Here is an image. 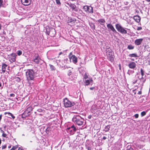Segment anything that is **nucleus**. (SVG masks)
I'll use <instances>...</instances> for the list:
<instances>
[{
	"label": "nucleus",
	"mask_w": 150,
	"mask_h": 150,
	"mask_svg": "<svg viewBox=\"0 0 150 150\" xmlns=\"http://www.w3.org/2000/svg\"><path fill=\"white\" fill-rule=\"evenodd\" d=\"M72 74V71L70 70H69L68 72V75L69 76H70Z\"/></svg>",
	"instance_id": "39"
},
{
	"label": "nucleus",
	"mask_w": 150,
	"mask_h": 150,
	"mask_svg": "<svg viewBox=\"0 0 150 150\" xmlns=\"http://www.w3.org/2000/svg\"><path fill=\"white\" fill-rule=\"evenodd\" d=\"M138 94H139V95L141 94H142V91H139L138 93Z\"/></svg>",
	"instance_id": "52"
},
{
	"label": "nucleus",
	"mask_w": 150,
	"mask_h": 150,
	"mask_svg": "<svg viewBox=\"0 0 150 150\" xmlns=\"http://www.w3.org/2000/svg\"><path fill=\"white\" fill-rule=\"evenodd\" d=\"M11 147V146H8V148H10Z\"/></svg>",
	"instance_id": "64"
},
{
	"label": "nucleus",
	"mask_w": 150,
	"mask_h": 150,
	"mask_svg": "<svg viewBox=\"0 0 150 150\" xmlns=\"http://www.w3.org/2000/svg\"><path fill=\"white\" fill-rule=\"evenodd\" d=\"M142 29V28L141 27H138L137 28V30H139Z\"/></svg>",
	"instance_id": "44"
},
{
	"label": "nucleus",
	"mask_w": 150,
	"mask_h": 150,
	"mask_svg": "<svg viewBox=\"0 0 150 150\" xmlns=\"http://www.w3.org/2000/svg\"><path fill=\"white\" fill-rule=\"evenodd\" d=\"M85 146L87 150H93L94 148L93 144L91 142H86Z\"/></svg>",
	"instance_id": "8"
},
{
	"label": "nucleus",
	"mask_w": 150,
	"mask_h": 150,
	"mask_svg": "<svg viewBox=\"0 0 150 150\" xmlns=\"http://www.w3.org/2000/svg\"><path fill=\"white\" fill-rule=\"evenodd\" d=\"M93 81L92 78H90L89 80H85L84 82V85L85 86H88L90 84V83H93Z\"/></svg>",
	"instance_id": "16"
},
{
	"label": "nucleus",
	"mask_w": 150,
	"mask_h": 150,
	"mask_svg": "<svg viewBox=\"0 0 150 150\" xmlns=\"http://www.w3.org/2000/svg\"><path fill=\"white\" fill-rule=\"evenodd\" d=\"M18 147V146H13L12 148H13V149L15 150Z\"/></svg>",
	"instance_id": "49"
},
{
	"label": "nucleus",
	"mask_w": 150,
	"mask_h": 150,
	"mask_svg": "<svg viewBox=\"0 0 150 150\" xmlns=\"http://www.w3.org/2000/svg\"><path fill=\"white\" fill-rule=\"evenodd\" d=\"M136 63L133 62H130L128 65V66L130 68L133 69L136 68Z\"/></svg>",
	"instance_id": "13"
},
{
	"label": "nucleus",
	"mask_w": 150,
	"mask_h": 150,
	"mask_svg": "<svg viewBox=\"0 0 150 150\" xmlns=\"http://www.w3.org/2000/svg\"><path fill=\"white\" fill-rule=\"evenodd\" d=\"M67 129L69 130L71 129V130L70 131H72L73 130V132H75L76 130V127L74 125L71 126V127L68 128Z\"/></svg>",
	"instance_id": "22"
},
{
	"label": "nucleus",
	"mask_w": 150,
	"mask_h": 150,
	"mask_svg": "<svg viewBox=\"0 0 150 150\" xmlns=\"http://www.w3.org/2000/svg\"><path fill=\"white\" fill-rule=\"evenodd\" d=\"M2 86L1 83H0V87H1Z\"/></svg>",
	"instance_id": "59"
},
{
	"label": "nucleus",
	"mask_w": 150,
	"mask_h": 150,
	"mask_svg": "<svg viewBox=\"0 0 150 150\" xmlns=\"http://www.w3.org/2000/svg\"><path fill=\"white\" fill-rule=\"evenodd\" d=\"M140 81L142 83V84H143V83H144L146 81V79H142V80L140 79Z\"/></svg>",
	"instance_id": "38"
},
{
	"label": "nucleus",
	"mask_w": 150,
	"mask_h": 150,
	"mask_svg": "<svg viewBox=\"0 0 150 150\" xmlns=\"http://www.w3.org/2000/svg\"><path fill=\"white\" fill-rule=\"evenodd\" d=\"M134 72V70H129L128 71L127 74H128L130 75L131 74H132Z\"/></svg>",
	"instance_id": "26"
},
{
	"label": "nucleus",
	"mask_w": 150,
	"mask_h": 150,
	"mask_svg": "<svg viewBox=\"0 0 150 150\" xmlns=\"http://www.w3.org/2000/svg\"><path fill=\"white\" fill-rule=\"evenodd\" d=\"M72 55H73L72 52H70L69 53V58L70 57H71Z\"/></svg>",
	"instance_id": "47"
},
{
	"label": "nucleus",
	"mask_w": 150,
	"mask_h": 150,
	"mask_svg": "<svg viewBox=\"0 0 150 150\" xmlns=\"http://www.w3.org/2000/svg\"><path fill=\"white\" fill-rule=\"evenodd\" d=\"M46 33L47 34L51 37H54L56 34V31L55 29L53 28H46Z\"/></svg>",
	"instance_id": "4"
},
{
	"label": "nucleus",
	"mask_w": 150,
	"mask_h": 150,
	"mask_svg": "<svg viewBox=\"0 0 150 150\" xmlns=\"http://www.w3.org/2000/svg\"><path fill=\"white\" fill-rule=\"evenodd\" d=\"M131 60L134 61V59H131Z\"/></svg>",
	"instance_id": "61"
},
{
	"label": "nucleus",
	"mask_w": 150,
	"mask_h": 150,
	"mask_svg": "<svg viewBox=\"0 0 150 150\" xmlns=\"http://www.w3.org/2000/svg\"><path fill=\"white\" fill-rule=\"evenodd\" d=\"M1 132L3 133H3H4V131L3 130H1Z\"/></svg>",
	"instance_id": "56"
},
{
	"label": "nucleus",
	"mask_w": 150,
	"mask_h": 150,
	"mask_svg": "<svg viewBox=\"0 0 150 150\" xmlns=\"http://www.w3.org/2000/svg\"><path fill=\"white\" fill-rule=\"evenodd\" d=\"M10 96L11 97H14L15 96V95L13 93H11V94H10Z\"/></svg>",
	"instance_id": "45"
},
{
	"label": "nucleus",
	"mask_w": 150,
	"mask_h": 150,
	"mask_svg": "<svg viewBox=\"0 0 150 150\" xmlns=\"http://www.w3.org/2000/svg\"><path fill=\"white\" fill-rule=\"evenodd\" d=\"M134 48V47L132 45H128L127 46V48L129 50H132Z\"/></svg>",
	"instance_id": "25"
},
{
	"label": "nucleus",
	"mask_w": 150,
	"mask_h": 150,
	"mask_svg": "<svg viewBox=\"0 0 150 150\" xmlns=\"http://www.w3.org/2000/svg\"><path fill=\"white\" fill-rule=\"evenodd\" d=\"M33 59L34 62L37 64H39L40 61L41 60V58L38 54L36 55L33 57Z\"/></svg>",
	"instance_id": "10"
},
{
	"label": "nucleus",
	"mask_w": 150,
	"mask_h": 150,
	"mask_svg": "<svg viewBox=\"0 0 150 150\" xmlns=\"http://www.w3.org/2000/svg\"><path fill=\"white\" fill-rule=\"evenodd\" d=\"M108 52H109L108 55L109 56H110L111 55H112V52L111 50H108L107 51Z\"/></svg>",
	"instance_id": "37"
},
{
	"label": "nucleus",
	"mask_w": 150,
	"mask_h": 150,
	"mask_svg": "<svg viewBox=\"0 0 150 150\" xmlns=\"http://www.w3.org/2000/svg\"><path fill=\"white\" fill-rule=\"evenodd\" d=\"M50 69H51V70H54L55 69L54 67L51 64H50Z\"/></svg>",
	"instance_id": "33"
},
{
	"label": "nucleus",
	"mask_w": 150,
	"mask_h": 150,
	"mask_svg": "<svg viewBox=\"0 0 150 150\" xmlns=\"http://www.w3.org/2000/svg\"><path fill=\"white\" fill-rule=\"evenodd\" d=\"M27 80L30 82V80H34L36 76V74L32 69H28L25 72Z\"/></svg>",
	"instance_id": "1"
},
{
	"label": "nucleus",
	"mask_w": 150,
	"mask_h": 150,
	"mask_svg": "<svg viewBox=\"0 0 150 150\" xmlns=\"http://www.w3.org/2000/svg\"><path fill=\"white\" fill-rule=\"evenodd\" d=\"M108 58L109 59L110 61L111 62H112L114 61V59L112 55L108 56Z\"/></svg>",
	"instance_id": "27"
},
{
	"label": "nucleus",
	"mask_w": 150,
	"mask_h": 150,
	"mask_svg": "<svg viewBox=\"0 0 150 150\" xmlns=\"http://www.w3.org/2000/svg\"><path fill=\"white\" fill-rule=\"evenodd\" d=\"M55 1L57 4L60 5L61 3L59 0H55Z\"/></svg>",
	"instance_id": "34"
},
{
	"label": "nucleus",
	"mask_w": 150,
	"mask_h": 150,
	"mask_svg": "<svg viewBox=\"0 0 150 150\" xmlns=\"http://www.w3.org/2000/svg\"><path fill=\"white\" fill-rule=\"evenodd\" d=\"M83 9L85 12L90 13L92 14L93 12V8L91 6H85L83 7Z\"/></svg>",
	"instance_id": "7"
},
{
	"label": "nucleus",
	"mask_w": 150,
	"mask_h": 150,
	"mask_svg": "<svg viewBox=\"0 0 150 150\" xmlns=\"http://www.w3.org/2000/svg\"><path fill=\"white\" fill-rule=\"evenodd\" d=\"M7 65L5 63H3L1 66L2 71L3 73H4L5 72L6 68Z\"/></svg>",
	"instance_id": "17"
},
{
	"label": "nucleus",
	"mask_w": 150,
	"mask_h": 150,
	"mask_svg": "<svg viewBox=\"0 0 150 150\" xmlns=\"http://www.w3.org/2000/svg\"><path fill=\"white\" fill-rule=\"evenodd\" d=\"M146 114V112L145 111H143L141 113V115L142 117L144 116Z\"/></svg>",
	"instance_id": "36"
},
{
	"label": "nucleus",
	"mask_w": 150,
	"mask_h": 150,
	"mask_svg": "<svg viewBox=\"0 0 150 150\" xmlns=\"http://www.w3.org/2000/svg\"><path fill=\"white\" fill-rule=\"evenodd\" d=\"M92 117V116L91 115H89L88 116V118L89 119H91V117Z\"/></svg>",
	"instance_id": "50"
},
{
	"label": "nucleus",
	"mask_w": 150,
	"mask_h": 150,
	"mask_svg": "<svg viewBox=\"0 0 150 150\" xmlns=\"http://www.w3.org/2000/svg\"><path fill=\"white\" fill-rule=\"evenodd\" d=\"M139 79H141V80H142V79H144V76H142V77L141 78H139Z\"/></svg>",
	"instance_id": "51"
},
{
	"label": "nucleus",
	"mask_w": 150,
	"mask_h": 150,
	"mask_svg": "<svg viewBox=\"0 0 150 150\" xmlns=\"http://www.w3.org/2000/svg\"><path fill=\"white\" fill-rule=\"evenodd\" d=\"M90 26L92 29L94 30L95 28V26L94 23H91L90 24Z\"/></svg>",
	"instance_id": "24"
},
{
	"label": "nucleus",
	"mask_w": 150,
	"mask_h": 150,
	"mask_svg": "<svg viewBox=\"0 0 150 150\" xmlns=\"http://www.w3.org/2000/svg\"><path fill=\"white\" fill-rule=\"evenodd\" d=\"M138 81V80L137 79L136 80H135L134 81H133V84H135Z\"/></svg>",
	"instance_id": "42"
},
{
	"label": "nucleus",
	"mask_w": 150,
	"mask_h": 150,
	"mask_svg": "<svg viewBox=\"0 0 150 150\" xmlns=\"http://www.w3.org/2000/svg\"><path fill=\"white\" fill-rule=\"evenodd\" d=\"M62 54V53L61 52H60V53H59V54H60H60Z\"/></svg>",
	"instance_id": "62"
},
{
	"label": "nucleus",
	"mask_w": 150,
	"mask_h": 150,
	"mask_svg": "<svg viewBox=\"0 0 150 150\" xmlns=\"http://www.w3.org/2000/svg\"><path fill=\"white\" fill-rule=\"evenodd\" d=\"M144 71L143 69L142 68H141L140 69V73L142 76H144Z\"/></svg>",
	"instance_id": "29"
},
{
	"label": "nucleus",
	"mask_w": 150,
	"mask_h": 150,
	"mask_svg": "<svg viewBox=\"0 0 150 150\" xmlns=\"http://www.w3.org/2000/svg\"><path fill=\"white\" fill-rule=\"evenodd\" d=\"M129 56L130 57H137V56L136 53L129 54Z\"/></svg>",
	"instance_id": "23"
},
{
	"label": "nucleus",
	"mask_w": 150,
	"mask_h": 150,
	"mask_svg": "<svg viewBox=\"0 0 150 150\" xmlns=\"http://www.w3.org/2000/svg\"><path fill=\"white\" fill-rule=\"evenodd\" d=\"M31 0H21L22 4L24 6H28L30 4Z\"/></svg>",
	"instance_id": "11"
},
{
	"label": "nucleus",
	"mask_w": 150,
	"mask_h": 150,
	"mask_svg": "<svg viewBox=\"0 0 150 150\" xmlns=\"http://www.w3.org/2000/svg\"><path fill=\"white\" fill-rule=\"evenodd\" d=\"M16 55L15 53H12L11 55L10 61L11 62H14L16 61Z\"/></svg>",
	"instance_id": "14"
},
{
	"label": "nucleus",
	"mask_w": 150,
	"mask_h": 150,
	"mask_svg": "<svg viewBox=\"0 0 150 150\" xmlns=\"http://www.w3.org/2000/svg\"><path fill=\"white\" fill-rule=\"evenodd\" d=\"M115 27L117 31L122 34L127 33V31L125 30L120 24H117L115 25Z\"/></svg>",
	"instance_id": "5"
},
{
	"label": "nucleus",
	"mask_w": 150,
	"mask_h": 150,
	"mask_svg": "<svg viewBox=\"0 0 150 150\" xmlns=\"http://www.w3.org/2000/svg\"><path fill=\"white\" fill-rule=\"evenodd\" d=\"M134 116L135 118H138L139 117V114H135Z\"/></svg>",
	"instance_id": "41"
},
{
	"label": "nucleus",
	"mask_w": 150,
	"mask_h": 150,
	"mask_svg": "<svg viewBox=\"0 0 150 150\" xmlns=\"http://www.w3.org/2000/svg\"><path fill=\"white\" fill-rule=\"evenodd\" d=\"M134 19L136 22L139 23L140 21L141 18L139 16H135L134 17Z\"/></svg>",
	"instance_id": "18"
},
{
	"label": "nucleus",
	"mask_w": 150,
	"mask_h": 150,
	"mask_svg": "<svg viewBox=\"0 0 150 150\" xmlns=\"http://www.w3.org/2000/svg\"><path fill=\"white\" fill-rule=\"evenodd\" d=\"M18 150H23L22 149L21 147H19L18 149Z\"/></svg>",
	"instance_id": "54"
},
{
	"label": "nucleus",
	"mask_w": 150,
	"mask_h": 150,
	"mask_svg": "<svg viewBox=\"0 0 150 150\" xmlns=\"http://www.w3.org/2000/svg\"><path fill=\"white\" fill-rule=\"evenodd\" d=\"M6 145H3L2 146V149H5L6 148Z\"/></svg>",
	"instance_id": "43"
},
{
	"label": "nucleus",
	"mask_w": 150,
	"mask_h": 150,
	"mask_svg": "<svg viewBox=\"0 0 150 150\" xmlns=\"http://www.w3.org/2000/svg\"><path fill=\"white\" fill-rule=\"evenodd\" d=\"M149 64L150 65V62H149Z\"/></svg>",
	"instance_id": "63"
},
{
	"label": "nucleus",
	"mask_w": 150,
	"mask_h": 150,
	"mask_svg": "<svg viewBox=\"0 0 150 150\" xmlns=\"http://www.w3.org/2000/svg\"><path fill=\"white\" fill-rule=\"evenodd\" d=\"M70 62H72L74 64H76L77 62V58L74 55H72L69 58Z\"/></svg>",
	"instance_id": "9"
},
{
	"label": "nucleus",
	"mask_w": 150,
	"mask_h": 150,
	"mask_svg": "<svg viewBox=\"0 0 150 150\" xmlns=\"http://www.w3.org/2000/svg\"><path fill=\"white\" fill-rule=\"evenodd\" d=\"M146 1L148 2H150V0H146Z\"/></svg>",
	"instance_id": "58"
},
{
	"label": "nucleus",
	"mask_w": 150,
	"mask_h": 150,
	"mask_svg": "<svg viewBox=\"0 0 150 150\" xmlns=\"http://www.w3.org/2000/svg\"><path fill=\"white\" fill-rule=\"evenodd\" d=\"M143 40V38H140L136 39L134 41V44L137 45H141Z\"/></svg>",
	"instance_id": "12"
},
{
	"label": "nucleus",
	"mask_w": 150,
	"mask_h": 150,
	"mask_svg": "<svg viewBox=\"0 0 150 150\" xmlns=\"http://www.w3.org/2000/svg\"><path fill=\"white\" fill-rule=\"evenodd\" d=\"M66 6L67 7H69L71 8L72 11L78 12L79 10L76 8V6L74 4L69 2L66 4Z\"/></svg>",
	"instance_id": "6"
},
{
	"label": "nucleus",
	"mask_w": 150,
	"mask_h": 150,
	"mask_svg": "<svg viewBox=\"0 0 150 150\" xmlns=\"http://www.w3.org/2000/svg\"><path fill=\"white\" fill-rule=\"evenodd\" d=\"M26 110H28L27 113H29L30 115V110H32V108L31 107H29L27 108V109Z\"/></svg>",
	"instance_id": "31"
},
{
	"label": "nucleus",
	"mask_w": 150,
	"mask_h": 150,
	"mask_svg": "<svg viewBox=\"0 0 150 150\" xmlns=\"http://www.w3.org/2000/svg\"><path fill=\"white\" fill-rule=\"evenodd\" d=\"M8 114L10 116H11V117H12L13 119H14L15 118V117L10 112H8Z\"/></svg>",
	"instance_id": "35"
},
{
	"label": "nucleus",
	"mask_w": 150,
	"mask_h": 150,
	"mask_svg": "<svg viewBox=\"0 0 150 150\" xmlns=\"http://www.w3.org/2000/svg\"><path fill=\"white\" fill-rule=\"evenodd\" d=\"M4 6V2L3 0H0V8L1 6Z\"/></svg>",
	"instance_id": "30"
},
{
	"label": "nucleus",
	"mask_w": 150,
	"mask_h": 150,
	"mask_svg": "<svg viewBox=\"0 0 150 150\" xmlns=\"http://www.w3.org/2000/svg\"><path fill=\"white\" fill-rule=\"evenodd\" d=\"M98 22H99L101 25H103V24L105 23V20L103 19H100L98 20Z\"/></svg>",
	"instance_id": "20"
},
{
	"label": "nucleus",
	"mask_w": 150,
	"mask_h": 150,
	"mask_svg": "<svg viewBox=\"0 0 150 150\" xmlns=\"http://www.w3.org/2000/svg\"><path fill=\"white\" fill-rule=\"evenodd\" d=\"M28 110H26L24 112L22 115V118H25V117L30 115L29 113H27Z\"/></svg>",
	"instance_id": "19"
},
{
	"label": "nucleus",
	"mask_w": 150,
	"mask_h": 150,
	"mask_svg": "<svg viewBox=\"0 0 150 150\" xmlns=\"http://www.w3.org/2000/svg\"><path fill=\"white\" fill-rule=\"evenodd\" d=\"M22 51L21 50H18L17 51V53L18 55L20 56L22 54Z\"/></svg>",
	"instance_id": "28"
},
{
	"label": "nucleus",
	"mask_w": 150,
	"mask_h": 150,
	"mask_svg": "<svg viewBox=\"0 0 150 150\" xmlns=\"http://www.w3.org/2000/svg\"><path fill=\"white\" fill-rule=\"evenodd\" d=\"M63 102L64 106L66 108L70 107L75 105L74 102L69 100L67 98H65Z\"/></svg>",
	"instance_id": "3"
},
{
	"label": "nucleus",
	"mask_w": 150,
	"mask_h": 150,
	"mask_svg": "<svg viewBox=\"0 0 150 150\" xmlns=\"http://www.w3.org/2000/svg\"><path fill=\"white\" fill-rule=\"evenodd\" d=\"M10 150H14V149H13V148H12Z\"/></svg>",
	"instance_id": "57"
},
{
	"label": "nucleus",
	"mask_w": 150,
	"mask_h": 150,
	"mask_svg": "<svg viewBox=\"0 0 150 150\" xmlns=\"http://www.w3.org/2000/svg\"><path fill=\"white\" fill-rule=\"evenodd\" d=\"M107 139V137H104L103 138V140H105L106 139Z\"/></svg>",
	"instance_id": "53"
},
{
	"label": "nucleus",
	"mask_w": 150,
	"mask_h": 150,
	"mask_svg": "<svg viewBox=\"0 0 150 150\" xmlns=\"http://www.w3.org/2000/svg\"><path fill=\"white\" fill-rule=\"evenodd\" d=\"M1 139H0V144H1Z\"/></svg>",
	"instance_id": "60"
},
{
	"label": "nucleus",
	"mask_w": 150,
	"mask_h": 150,
	"mask_svg": "<svg viewBox=\"0 0 150 150\" xmlns=\"http://www.w3.org/2000/svg\"><path fill=\"white\" fill-rule=\"evenodd\" d=\"M88 78V76L86 74H85L84 75V78L86 79Z\"/></svg>",
	"instance_id": "40"
},
{
	"label": "nucleus",
	"mask_w": 150,
	"mask_h": 150,
	"mask_svg": "<svg viewBox=\"0 0 150 150\" xmlns=\"http://www.w3.org/2000/svg\"><path fill=\"white\" fill-rule=\"evenodd\" d=\"M110 125H108L106 126L105 127V129H104V131L106 132H107L109 131L110 128Z\"/></svg>",
	"instance_id": "21"
},
{
	"label": "nucleus",
	"mask_w": 150,
	"mask_h": 150,
	"mask_svg": "<svg viewBox=\"0 0 150 150\" xmlns=\"http://www.w3.org/2000/svg\"><path fill=\"white\" fill-rule=\"evenodd\" d=\"M73 122L78 125H82L83 124L84 119L79 115H75L72 119Z\"/></svg>",
	"instance_id": "2"
},
{
	"label": "nucleus",
	"mask_w": 150,
	"mask_h": 150,
	"mask_svg": "<svg viewBox=\"0 0 150 150\" xmlns=\"http://www.w3.org/2000/svg\"><path fill=\"white\" fill-rule=\"evenodd\" d=\"M127 150H133V149L131 147V146H128L127 147Z\"/></svg>",
	"instance_id": "32"
},
{
	"label": "nucleus",
	"mask_w": 150,
	"mask_h": 150,
	"mask_svg": "<svg viewBox=\"0 0 150 150\" xmlns=\"http://www.w3.org/2000/svg\"><path fill=\"white\" fill-rule=\"evenodd\" d=\"M107 27L108 28L110 29V30H112L113 33H117V31L115 29L113 26L110 24H108L107 25Z\"/></svg>",
	"instance_id": "15"
},
{
	"label": "nucleus",
	"mask_w": 150,
	"mask_h": 150,
	"mask_svg": "<svg viewBox=\"0 0 150 150\" xmlns=\"http://www.w3.org/2000/svg\"><path fill=\"white\" fill-rule=\"evenodd\" d=\"M6 134L4 133H3L2 134V136L3 137H6Z\"/></svg>",
	"instance_id": "48"
},
{
	"label": "nucleus",
	"mask_w": 150,
	"mask_h": 150,
	"mask_svg": "<svg viewBox=\"0 0 150 150\" xmlns=\"http://www.w3.org/2000/svg\"><path fill=\"white\" fill-rule=\"evenodd\" d=\"M90 90H95V88L94 87H91L90 88Z\"/></svg>",
	"instance_id": "46"
},
{
	"label": "nucleus",
	"mask_w": 150,
	"mask_h": 150,
	"mask_svg": "<svg viewBox=\"0 0 150 150\" xmlns=\"http://www.w3.org/2000/svg\"><path fill=\"white\" fill-rule=\"evenodd\" d=\"M38 111L39 112H40L42 111V110L41 109H39L38 110Z\"/></svg>",
	"instance_id": "55"
}]
</instances>
